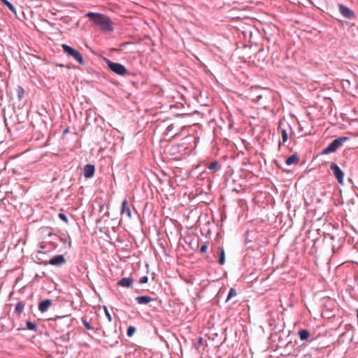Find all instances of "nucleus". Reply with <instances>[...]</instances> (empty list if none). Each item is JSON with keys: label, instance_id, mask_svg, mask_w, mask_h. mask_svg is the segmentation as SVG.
<instances>
[{"label": "nucleus", "instance_id": "nucleus-30", "mask_svg": "<svg viewBox=\"0 0 358 358\" xmlns=\"http://www.w3.org/2000/svg\"><path fill=\"white\" fill-rule=\"evenodd\" d=\"M104 310H105L106 317V318L108 320V322L110 323L111 321H112V316H111V315L110 314V313L108 312V310H107V308L106 307L104 308Z\"/></svg>", "mask_w": 358, "mask_h": 358}, {"label": "nucleus", "instance_id": "nucleus-16", "mask_svg": "<svg viewBox=\"0 0 358 358\" xmlns=\"http://www.w3.org/2000/svg\"><path fill=\"white\" fill-rule=\"evenodd\" d=\"M136 300L139 304H147L152 301V299L148 296H138Z\"/></svg>", "mask_w": 358, "mask_h": 358}, {"label": "nucleus", "instance_id": "nucleus-8", "mask_svg": "<svg viewBox=\"0 0 358 358\" xmlns=\"http://www.w3.org/2000/svg\"><path fill=\"white\" fill-rule=\"evenodd\" d=\"M121 215L122 217L131 219V211L127 200H124L122 203Z\"/></svg>", "mask_w": 358, "mask_h": 358}, {"label": "nucleus", "instance_id": "nucleus-5", "mask_svg": "<svg viewBox=\"0 0 358 358\" xmlns=\"http://www.w3.org/2000/svg\"><path fill=\"white\" fill-rule=\"evenodd\" d=\"M108 68L117 75H124L127 72L126 68L121 64L113 62L108 59H105Z\"/></svg>", "mask_w": 358, "mask_h": 358}, {"label": "nucleus", "instance_id": "nucleus-7", "mask_svg": "<svg viewBox=\"0 0 358 358\" xmlns=\"http://www.w3.org/2000/svg\"><path fill=\"white\" fill-rule=\"evenodd\" d=\"M330 168L331 170L333 171V173L336 178L337 179L338 182L340 184H343L344 178V173L343 172V171L339 168V166L336 163H331Z\"/></svg>", "mask_w": 358, "mask_h": 358}, {"label": "nucleus", "instance_id": "nucleus-25", "mask_svg": "<svg viewBox=\"0 0 358 358\" xmlns=\"http://www.w3.org/2000/svg\"><path fill=\"white\" fill-rule=\"evenodd\" d=\"M281 136L283 143H285L288 139V135L285 129H281Z\"/></svg>", "mask_w": 358, "mask_h": 358}, {"label": "nucleus", "instance_id": "nucleus-3", "mask_svg": "<svg viewBox=\"0 0 358 358\" xmlns=\"http://www.w3.org/2000/svg\"><path fill=\"white\" fill-rule=\"evenodd\" d=\"M62 49L65 53L68 55V56L72 57L75 60H76L80 64H84L85 60L83 59V55L80 52L73 49L72 47L63 44L62 45Z\"/></svg>", "mask_w": 358, "mask_h": 358}, {"label": "nucleus", "instance_id": "nucleus-23", "mask_svg": "<svg viewBox=\"0 0 358 358\" xmlns=\"http://www.w3.org/2000/svg\"><path fill=\"white\" fill-rule=\"evenodd\" d=\"M237 295V292L235 290V289L234 288H231L230 290H229V292L228 294V296H227V301L230 300L232 297L235 296Z\"/></svg>", "mask_w": 358, "mask_h": 358}, {"label": "nucleus", "instance_id": "nucleus-32", "mask_svg": "<svg viewBox=\"0 0 358 358\" xmlns=\"http://www.w3.org/2000/svg\"><path fill=\"white\" fill-rule=\"evenodd\" d=\"M148 277L145 275V276L141 277L139 279V282L141 284H144V283H146L148 282Z\"/></svg>", "mask_w": 358, "mask_h": 358}, {"label": "nucleus", "instance_id": "nucleus-29", "mask_svg": "<svg viewBox=\"0 0 358 358\" xmlns=\"http://www.w3.org/2000/svg\"><path fill=\"white\" fill-rule=\"evenodd\" d=\"M127 336L131 337L134 335V327L133 326H129L128 329H127Z\"/></svg>", "mask_w": 358, "mask_h": 358}, {"label": "nucleus", "instance_id": "nucleus-28", "mask_svg": "<svg viewBox=\"0 0 358 358\" xmlns=\"http://www.w3.org/2000/svg\"><path fill=\"white\" fill-rule=\"evenodd\" d=\"M60 339L64 342H68L70 340L69 333L62 335Z\"/></svg>", "mask_w": 358, "mask_h": 358}, {"label": "nucleus", "instance_id": "nucleus-13", "mask_svg": "<svg viewBox=\"0 0 358 358\" xmlns=\"http://www.w3.org/2000/svg\"><path fill=\"white\" fill-rule=\"evenodd\" d=\"M133 284V279L131 278H122L118 281L117 285L124 287H129Z\"/></svg>", "mask_w": 358, "mask_h": 358}, {"label": "nucleus", "instance_id": "nucleus-9", "mask_svg": "<svg viewBox=\"0 0 358 358\" xmlns=\"http://www.w3.org/2000/svg\"><path fill=\"white\" fill-rule=\"evenodd\" d=\"M338 8H339L340 13L345 17H346L348 19H353L355 17L354 12L349 8L346 7L345 6H344L343 4H339Z\"/></svg>", "mask_w": 358, "mask_h": 358}, {"label": "nucleus", "instance_id": "nucleus-33", "mask_svg": "<svg viewBox=\"0 0 358 358\" xmlns=\"http://www.w3.org/2000/svg\"><path fill=\"white\" fill-rule=\"evenodd\" d=\"M69 132V128H66L64 131H63V134H66Z\"/></svg>", "mask_w": 358, "mask_h": 358}, {"label": "nucleus", "instance_id": "nucleus-4", "mask_svg": "<svg viewBox=\"0 0 358 358\" xmlns=\"http://www.w3.org/2000/svg\"><path fill=\"white\" fill-rule=\"evenodd\" d=\"M348 140V137L342 136L334 140L322 152L323 154H329L335 152L343 143Z\"/></svg>", "mask_w": 358, "mask_h": 358}, {"label": "nucleus", "instance_id": "nucleus-24", "mask_svg": "<svg viewBox=\"0 0 358 358\" xmlns=\"http://www.w3.org/2000/svg\"><path fill=\"white\" fill-rule=\"evenodd\" d=\"M3 3L13 13H15V8L14 6L8 1H3Z\"/></svg>", "mask_w": 358, "mask_h": 358}, {"label": "nucleus", "instance_id": "nucleus-11", "mask_svg": "<svg viewBox=\"0 0 358 358\" xmlns=\"http://www.w3.org/2000/svg\"><path fill=\"white\" fill-rule=\"evenodd\" d=\"M95 172V166L92 164H86L83 168V175L86 178H90L93 177Z\"/></svg>", "mask_w": 358, "mask_h": 358}, {"label": "nucleus", "instance_id": "nucleus-19", "mask_svg": "<svg viewBox=\"0 0 358 358\" xmlns=\"http://www.w3.org/2000/svg\"><path fill=\"white\" fill-rule=\"evenodd\" d=\"M219 167L220 164L217 161L213 162L210 163L208 166V168L212 171H217L219 169Z\"/></svg>", "mask_w": 358, "mask_h": 358}, {"label": "nucleus", "instance_id": "nucleus-1", "mask_svg": "<svg viewBox=\"0 0 358 358\" xmlns=\"http://www.w3.org/2000/svg\"><path fill=\"white\" fill-rule=\"evenodd\" d=\"M89 19L103 31H112L113 27L110 19L105 15L97 13H88Z\"/></svg>", "mask_w": 358, "mask_h": 358}, {"label": "nucleus", "instance_id": "nucleus-21", "mask_svg": "<svg viewBox=\"0 0 358 358\" xmlns=\"http://www.w3.org/2000/svg\"><path fill=\"white\" fill-rule=\"evenodd\" d=\"M59 240L64 244H69V246L71 245V238L69 236H61L59 237Z\"/></svg>", "mask_w": 358, "mask_h": 358}, {"label": "nucleus", "instance_id": "nucleus-31", "mask_svg": "<svg viewBox=\"0 0 358 358\" xmlns=\"http://www.w3.org/2000/svg\"><path fill=\"white\" fill-rule=\"evenodd\" d=\"M208 245L207 243H204L201 248H200V252L205 253L207 251Z\"/></svg>", "mask_w": 358, "mask_h": 358}, {"label": "nucleus", "instance_id": "nucleus-12", "mask_svg": "<svg viewBox=\"0 0 358 358\" xmlns=\"http://www.w3.org/2000/svg\"><path fill=\"white\" fill-rule=\"evenodd\" d=\"M52 302L50 299H45L41 301L38 304V310L41 313H45L48 310L49 307L52 305Z\"/></svg>", "mask_w": 358, "mask_h": 358}, {"label": "nucleus", "instance_id": "nucleus-15", "mask_svg": "<svg viewBox=\"0 0 358 358\" xmlns=\"http://www.w3.org/2000/svg\"><path fill=\"white\" fill-rule=\"evenodd\" d=\"M299 161V157L296 154H294L292 155H291L290 157H289L287 159H286V164L289 166V165H292V164H298Z\"/></svg>", "mask_w": 358, "mask_h": 358}, {"label": "nucleus", "instance_id": "nucleus-37", "mask_svg": "<svg viewBox=\"0 0 358 358\" xmlns=\"http://www.w3.org/2000/svg\"><path fill=\"white\" fill-rule=\"evenodd\" d=\"M172 127H173L172 125L169 126V130H171V128Z\"/></svg>", "mask_w": 358, "mask_h": 358}, {"label": "nucleus", "instance_id": "nucleus-2", "mask_svg": "<svg viewBox=\"0 0 358 358\" xmlns=\"http://www.w3.org/2000/svg\"><path fill=\"white\" fill-rule=\"evenodd\" d=\"M55 329L58 332H62L71 324V320L67 315L57 316L55 319Z\"/></svg>", "mask_w": 358, "mask_h": 358}, {"label": "nucleus", "instance_id": "nucleus-14", "mask_svg": "<svg viewBox=\"0 0 358 358\" xmlns=\"http://www.w3.org/2000/svg\"><path fill=\"white\" fill-rule=\"evenodd\" d=\"M24 306L25 303L22 301H18V303L16 304L14 313L17 315L18 318L20 317V315L23 312Z\"/></svg>", "mask_w": 358, "mask_h": 358}, {"label": "nucleus", "instance_id": "nucleus-10", "mask_svg": "<svg viewBox=\"0 0 358 358\" xmlns=\"http://www.w3.org/2000/svg\"><path fill=\"white\" fill-rule=\"evenodd\" d=\"M65 262H66V259L64 257V256L62 255H55V256L52 257L49 261L50 264H51L52 266H61V265L65 264Z\"/></svg>", "mask_w": 358, "mask_h": 358}, {"label": "nucleus", "instance_id": "nucleus-38", "mask_svg": "<svg viewBox=\"0 0 358 358\" xmlns=\"http://www.w3.org/2000/svg\"><path fill=\"white\" fill-rule=\"evenodd\" d=\"M231 358H236V357H231Z\"/></svg>", "mask_w": 358, "mask_h": 358}, {"label": "nucleus", "instance_id": "nucleus-35", "mask_svg": "<svg viewBox=\"0 0 358 358\" xmlns=\"http://www.w3.org/2000/svg\"><path fill=\"white\" fill-rule=\"evenodd\" d=\"M131 351H127L126 354H127V355H129L131 354Z\"/></svg>", "mask_w": 358, "mask_h": 358}, {"label": "nucleus", "instance_id": "nucleus-22", "mask_svg": "<svg viewBox=\"0 0 358 358\" xmlns=\"http://www.w3.org/2000/svg\"><path fill=\"white\" fill-rule=\"evenodd\" d=\"M17 92L19 100H21L24 94V89L20 86H17Z\"/></svg>", "mask_w": 358, "mask_h": 358}, {"label": "nucleus", "instance_id": "nucleus-27", "mask_svg": "<svg viewBox=\"0 0 358 358\" xmlns=\"http://www.w3.org/2000/svg\"><path fill=\"white\" fill-rule=\"evenodd\" d=\"M58 217L60 220H62L64 222H66V223L69 222L68 217L64 213H59Z\"/></svg>", "mask_w": 358, "mask_h": 358}, {"label": "nucleus", "instance_id": "nucleus-20", "mask_svg": "<svg viewBox=\"0 0 358 358\" xmlns=\"http://www.w3.org/2000/svg\"><path fill=\"white\" fill-rule=\"evenodd\" d=\"M218 262L221 265H223L225 262V254H224V251L223 249H222L220 251V255L218 259Z\"/></svg>", "mask_w": 358, "mask_h": 358}, {"label": "nucleus", "instance_id": "nucleus-26", "mask_svg": "<svg viewBox=\"0 0 358 358\" xmlns=\"http://www.w3.org/2000/svg\"><path fill=\"white\" fill-rule=\"evenodd\" d=\"M82 322H83L84 327L87 329H88V330L92 329V327L91 326L90 323L89 322H87L85 319L82 318Z\"/></svg>", "mask_w": 358, "mask_h": 358}, {"label": "nucleus", "instance_id": "nucleus-18", "mask_svg": "<svg viewBox=\"0 0 358 358\" xmlns=\"http://www.w3.org/2000/svg\"><path fill=\"white\" fill-rule=\"evenodd\" d=\"M26 329L36 332L38 330V327L34 322L31 321H27Z\"/></svg>", "mask_w": 358, "mask_h": 358}, {"label": "nucleus", "instance_id": "nucleus-17", "mask_svg": "<svg viewBox=\"0 0 358 358\" xmlns=\"http://www.w3.org/2000/svg\"><path fill=\"white\" fill-rule=\"evenodd\" d=\"M299 335L301 341H305L308 338L310 333L306 329H301L299 331Z\"/></svg>", "mask_w": 358, "mask_h": 358}, {"label": "nucleus", "instance_id": "nucleus-36", "mask_svg": "<svg viewBox=\"0 0 358 358\" xmlns=\"http://www.w3.org/2000/svg\"><path fill=\"white\" fill-rule=\"evenodd\" d=\"M357 324H358V310H357Z\"/></svg>", "mask_w": 358, "mask_h": 358}, {"label": "nucleus", "instance_id": "nucleus-34", "mask_svg": "<svg viewBox=\"0 0 358 358\" xmlns=\"http://www.w3.org/2000/svg\"><path fill=\"white\" fill-rule=\"evenodd\" d=\"M202 341H203L202 338H201V337H200V338H199L198 343H199V344H201V343H202Z\"/></svg>", "mask_w": 358, "mask_h": 358}, {"label": "nucleus", "instance_id": "nucleus-6", "mask_svg": "<svg viewBox=\"0 0 358 358\" xmlns=\"http://www.w3.org/2000/svg\"><path fill=\"white\" fill-rule=\"evenodd\" d=\"M263 90L259 87H252L250 90L249 96L255 101L258 102L262 98Z\"/></svg>", "mask_w": 358, "mask_h": 358}]
</instances>
